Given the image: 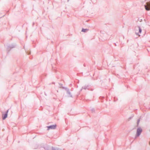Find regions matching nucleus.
Wrapping results in <instances>:
<instances>
[{
    "instance_id": "f257e3e1",
    "label": "nucleus",
    "mask_w": 150,
    "mask_h": 150,
    "mask_svg": "<svg viewBox=\"0 0 150 150\" xmlns=\"http://www.w3.org/2000/svg\"><path fill=\"white\" fill-rule=\"evenodd\" d=\"M142 131V129L140 127H138L137 130V133L136 135V137H139L141 134Z\"/></svg>"
},
{
    "instance_id": "f03ea898",
    "label": "nucleus",
    "mask_w": 150,
    "mask_h": 150,
    "mask_svg": "<svg viewBox=\"0 0 150 150\" xmlns=\"http://www.w3.org/2000/svg\"><path fill=\"white\" fill-rule=\"evenodd\" d=\"M62 88L63 89H65L67 93L69 95V96L71 97H73L72 95L71 94V93L69 89L65 87H62Z\"/></svg>"
},
{
    "instance_id": "7ed1b4c3",
    "label": "nucleus",
    "mask_w": 150,
    "mask_h": 150,
    "mask_svg": "<svg viewBox=\"0 0 150 150\" xmlns=\"http://www.w3.org/2000/svg\"><path fill=\"white\" fill-rule=\"evenodd\" d=\"M146 4L144 6L145 9L147 11L150 10V1L146 2Z\"/></svg>"
},
{
    "instance_id": "20e7f679",
    "label": "nucleus",
    "mask_w": 150,
    "mask_h": 150,
    "mask_svg": "<svg viewBox=\"0 0 150 150\" xmlns=\"http://www.w3.org/2000/svg\"><path fill=\"white\" fill-rule=\"evenodd\" d=\"M9 109H8L4 113L2 114V119L3 120H5L7 117L8 116V112Z\"/></svg>"
},
{
    "instance_id": "39448f33",
    "label": "nucleus",
    "mask_w": 150,
    "mask_h": 150,
    "mask_svg": "<svg viewBox=\"0 0 150 150\" xmlns=\"http://www.w3.org/2000/svg\"><path fill=\"white\" fill-rule=\"evenodd\" d=\"M90 86L89 85H86L82 87V88H81L80 91H81L82 89H84L85 90L87 89L88 90H90Z\"/></svg>"
},
{
    "instance_id": "423d86ee",
    "label": "nucleus",
    "mask_w": 150,
    "mask_h": 150,
    "mask_svg": "<svg viewBox=\"0 0 150 150\" xmlns=\"http://www.w3.org/2000/svg\"><path fill=\"white\" fill-rule=\"evenodd\" d=\"M16 45L14 44H12L11 45L8 46L7 47V50L8 52H9L12 48L15 47Z\"/></svg>"
},
{
    "instance_id": "0eeeda50",
    "label": "nucleus",
    "mask_w": 150,
    "mask_h": 150,
    "mask_svg": "<svg viewBox=\"0 0 150 150\" xmlns=\"http://www.w3.org/2000/svg\"><path fill=\"white\" fill-rule=\"evenodd\" d=\"M56 127L57 125L56 124L47 126V130H49L50 129H54L56 128Z\"/></svg>"
},
{
    "instance_id": "6e6552de",
    "label": "nucleus",
    "mask_w": 150,
    "mask_h": 150,
    "mask_svg": "<svg viewBox=\"0 0 150 150\" xmlns=\"http://www.w3.org/2000/svg\"><path fill=\"white\" fill-rule=\"evenodd\" d=\"M137 28H138L139 29V33H137L135 32V34L137 35H138L139 36H140V35H139V33H141L142 31V29L141 27L139 26H137Z\"/></svg>"
},
{
    "instance_id": "1a4fd4ad",
    "label": "nucleus",
    "mask_w": 150,
    "mask_h": 150,
    "mask_svg": "<svg viewBox=\"0 0 150 150\" xmlns=\"http://www.w3.org/2000/svg\"><path fill=\"white\" fill-rule=\"evenodd\" d=\"M53 146H52L51 147H46L45 149L46 150H53L52 149Z\"/></svg>"
},
{
    "instance_id": "9d476101",
    "label": "nucleus",
    "mask_w": 150,
    "mask_h": 150,
    "mask_svg": "<svg viewBox=\"0 0 150 150\" xmlns=\"http://www.w3.org/2000/svg\"><path fill=\"white\" fill-rule=\"evenodd\" d=\"M88 30L89 29H88L82 28L81 30V32L85 33L86 32L87 30L88 31Z\"/></svg>"
},
{
    "instance_id": "9b49d317",
    "label": "nucleus",
    "mask_w": 150,
    "mask_h": 150,
    "mask_svg": "<svg viewBox=\"0 0 150 150\" xmlns=\"http://www.w3.org/2000/svg\"><path fill=\"white\" fill-rule=\"evenodd\" d=\"M140 118H139L138 119L137 122V127H138L139 126V124L140 122Z\"/></svg>"
},
{
    "instance_id": "f8f14e48",
    "label": "nucleus",
    "mask_w": 150,
    "mask_h": 150,
    "mask_svg": "<svg viewBox=\"0 0 150 150\" xmlns=\"http://www.w3.org/2000/svg\"><path fill=\"white\" fill-rule=\"evenodd\" d=\"M133 117V115L132 116L130 117H129L128 118V121L130 120L131 119H132V118Z\"/></svg>"
},
{
    "instance_id": "ddd939ff",
    "label": "nucleus",
    "mask_w": 150,
    "mask_h": 150,
    "mask_svg": "<svg viewBox=\"0 0 150 150\" xmlns=\"http://www.w3.org/2000/svg\"><path fill=\"white\" fill-rule=\"evenodd\" d=\"M91 111L92 112H94L95 111V109L94 108H93V109H91Z\"/></svg>"
},
{
    "instance_id": "4468645a",
    "label": "nucleus",
    "mask_w": 150,
    "mask_h": 150,
    "mask_svg": "<svg viewBox=\"0 0 150 150\" xmlns=\"http://www.w3.org/2000/svg\"><path fill=\"white\" fill-rule=\"evenodd\" d=\"M59 85L62 88V87H63L62 86L63 84L61 83H59Z\"/></svg>"
},
{
    "instance_id": "2eb2a0df",
    "label": "nucleus",
    "mask_w": 150,
    "mask_h": 150,
    "mask_svg": "<svg viewBox=\"0 0 150 150\" xmlns=\"http://www.w3.org/2000/svg\"><path fill=\"white\" fill-rule=\"evenodd\" d=\"M27 53H28V54H30V52H27Z\"/></svg>"
},
{
    "instance_id": "dca6fc26",
    "label": "nucleus",
    "mask_w": 150,
    "mask_h": 150,
    "mask_svg": "<svg viewBox=\"0 0 150 150\" xmlns=\"http://www.w3.org/2000/svg\"><path fill=\"white\" fill-rule=\"evenodd\" d=\"M115 46H116L117 45H116V44L115 43Z\"/></svg>"
},
{
    "instance_id": "f3484780",
    "label": "nucleus",
    "mask_w": 150,
    "mask_h": 150,
    "mask_svg": "<svg viewBox=\"0 0 150 150\" xmlns=\"http://www.w3.org/2000/svg\"><path fill=\"white\" fill-rule=\"evenodd\" d=\"M34 23H33V25H34Z\"/></svg>"
},
{
    "instance_id": "a211bd4d",
    "label": "nucleus",
    "mask_w": 150,
    "mask_h": 150,
    "mask_svg": "<svg viewBox=\"0 0 150 150\" xmlns=\"http://www.w3.org/2000/svg\"><path fill=\"white\" fill-rule=\"evenodd\" d=\"M149 131H150V130H149Z\"/></svg>"
}]
</instances>
